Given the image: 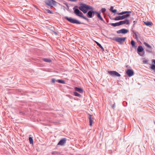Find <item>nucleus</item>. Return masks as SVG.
Here are the masks:
<instances>
[{"label": "nucleus", "instance_id": "f257e3e1", "mask_svg": "<svg viewBox=\"0 0 155 155\" xmlns=\"http://www.w3.org/2000/svg\"><path fill=\"white\" fill-rule=\"evenodd\" d=\"M79 9L84 13H86L89 10L93 9V8L85 4H82L79 7Z\"/></svg>", "mask_w": 155, "mask_h": 155}, {"label": "nucleus", "instance_id": "f03ea898", "mask_svg": "<svg viewBox=\"0 0 155 155\" xmlns=\"http://www.w3.org/2000/svg\"><path fill=\"white\" fill-rule=\"evenodd\" d=\"M65 18L71 23H76L78 24H79L81 23L78 20L71 18L65 17Z\"/></svg>", "mask_w": 155, "mask_h": 155}, {"label": "nucleus", "instance_id": "7ed1b4c3", "mask_svg": "<svg viewBox=\"0 0 155 155\" xmlns=\"http://www.w3.org/2000/svg\"><path fill=\"white\" fill-rule=\"evenodd\" d=\"M74 13L77 15L81 17L84 19L87 20V18L86 17L83 16V14L80 12L78 9H75L74 10Z\"/></svg>", "mask_w": 155, "mask_h": 155}, {"label": "nucleus", "instance_id": "20e7f679", "mask_svg": "<svg viewBox=\"0 0 155 155\" xmlns=\"http://www.w3.org/2000/svg\"><path fill=\"white\" fill-rule=\"evenodd\" d=\"M45 3L48 6L55 5L56 3V2L53 0H45Z\"/></svg>", "mask_w": 155, "mask_h": 155}, {"label": "nucleus", "instance_id": "39448f33", "mask_svg": "<svg viewBox=\"0 0 155 155\" xmlns=\"http://www.w3.org/2000/svg\"><path fill=\"white\" fill-rule=\"evenodd\" d=\"M108 73L111 76L120 77V74L115 71H110L108 72Z\"/></svg>", "mask_w": 155, "mask_h": 155}, {"label": "nucleus", "instance_id": "423d86ee", "mask_svg": "<svg viewBox=\"0 0 155 155\" xmlns=\"http://www.w3.org/2000/svg\"><path fill=\"white\" fill-rule=\"evenodd\" d=\"M130 16V14H127L125 15H123L122 16H119L117 17H116L115 18L114 20H122Z\"/></svg>", "mask_w": 155, "mask_h": 155}, {"label": "nucleus", "instance_id": "0eeeda50", "mask_svg": "<svg viewBox=\"0 0 155 155\" xmlns=\"http://www.w3.org/2000/svg\"><path fill=\"white\" fill-rule=\"evenodd\" d=\"M126 39V37H116L115 38L114 40L116 41L121 43L122 42H124Z\"/></svg>", "mask_w": 155, "mask_h": 155}, {"label": "nucleus", "instance_id": "6e6552de", "mask_svg": "<svg viewBox=\"0 0 155 155\" xmlns=\"http://www.w3.org/2000/svg\"><path fill=\"white\" fill-rule=\"evenodd\" d=\"M126 74L129 77H131L134 74V71L131 69H128L126 71Z\"/></svg>", "mask_w": 155, "mask_h": 155}, {"label": "nucleus", "instance_id": "1a4fd4ad", "mask_svg": "<svg viewBox=\"0 0 155 155\" xmlns=\"http://www.w3.org/2000/svg\"><path fill=\"white\" fill-rule=\"evenodd\" d=\"M66 139L64 138L61 139L58 144V145H61L62 146L66 143Z\"/></svg>", "mask_w": 155, "mask_h": 155}, {"label": "nucleus", "instance_id": "9d476101", "mask_svg": "<svg viewBox=\"0 0 155 155\" xmlns=\"http://www.w3.org/2000/svg\"><path fill=\"white\" fill-rule=\"evenodd\" d=\"M120 25H122L124 24H126L127 25H129L130 22L129 21V20L128 19H127L124 21H121L119 22Z\"/></svg>", "mask_w": 155, "mask_h": 155}, {"label": "nucleus", "instance_id": "9b49d317", "mask_svg": "<svg viewBox=\"0 0 155 155\" xmlns=\"http://www.w3.org/2000/svg\"><path fill=\"white\" fill-rule=\"evenodd\" d=\"M89 116V122L90 124V126H92L93 123V118L91 117L92 115L91 114H88Z\"/></svg>", "mask_w": 155, "mask_h": 155}, {"label": "nucleus", "instance_id": "f8f14e48", "mask_svg": "<svg viewBox=\"0 0 155 155\" xmlns=\"http://www.w3.org/2000/svg\"><path fill=\"white\" fill-rule=\"evenodd\" d=\"M137 51L138 53V54L139 55H140V56H142L143 55V54H141L139 53V52H142L143 50V49L142 46H139L137 48Z\"/></svg>", "mask_w": 155, "mask_h": 155}, {"label": "nucleus", "instance_id": "ddd939ff", "mask_svg": "<svg viewBox=\"0 0 155 155\" xmlns=\"http://www.w3.org/2000/svg\"><path fill=\"white\" fill-rule=\"evenodd\" d=\"M144 23L145 25L147 26L152 25L153 23L151 22L147 21L146 22L144 21Z\"/></svg>", "mask_w": 155, "mask_h": 155}, {"label": "nucleus", "instance_id": "4468645a", "mask_svg": "<svg viewBox=\"0 0 155 155\" xmlns=\"http://www.w3.org/2000/svg\"><path fill=\"white\" fill-rule=\"evenodd\" d=\"M131 11H124L120 13H117L119 15H123L124 14H125L126 13H131Z\"/></svg>", "mask_w": 155, "mask_h": 155}, {"label": "nucleus", "instance_id": "2eb2a0df", "mask_svg": "<svg viewBox=\"0 0 155 155\" xmlns=\"http://www.w3.org/2000/svg\"><path fill=\"white\" fill-rule=\"evenodd\" d=\"M93 14L92 11H90L88 12L87 14V16L89 18H91L92 17V15Z\"/></svg>", "mask_w": 155, "mask_h": 155}, {"label": "nucleus", "instance_id": "dca6fc26", "mask_svg": "<svg viewBox=\"0 0 155 155\" xmlns=\"http://www.w3.org/2000/svg\"><path fill=\"white\" fill-rule=\"evenodd\" d=\"M121 30L122 33L124 34L127 33L129 31V30H128L124 28L121 29Z\"/></svg>", "mask_w": 155, "mask_h": 155}, {"label": "nucleus", "instance_id": "f3484780", "mask_svg": "<svg viewBox=\"0 0 155 155\" xmlns=\"http://www.w3.org/2000/svg\"><path fill=\"white\" fill-rule=\"evenodd\" d=\"M75 90L80 93H82L83 92V90L81 88L77 87H75Z\"/></svg>", "mask_w": 155, "mask_h": 155}, {"label": "nucleus", "instance_id": "a211bd4d", "mask_svg": "<svg viewBox=\"0 0 155 155\" xmlns=\"http://www.w3.org/2000/svg\"><path fill=\"white\" fill-rule=\"evenodd\" d=\"M110 25L114 27L120 26L119 22H117L116 23H112L110 24Z\"/></svg>", "mask_w": 155, "mask_h": 155}, {"label": "nucleus", "instance_id": "6ab92c4d", "mask_svg": "<svg viewBox=\"0 0 155 155\" xmlns=\"http://www.w3.org/2000/svg\"><path fill=\"white\" fill-rule=\"evenodd\" d=\"M43 60L47 62H51V60L50 59L48 58H43Z\"/></svg>", "mask_w": 155, "mask_h": 155}, {"label": "nucleus", "instance_id": "aec40b11", "mask_svg": "<svg viewBox=\"0 0 155 155\" xmlns=\"http://www.w3.org/2000/svg\"><path fill=\"white\" fill-rule=\"evenodd\" d=\"M97 16L98 18L101 21H103V19L101 16L100 13H97Z\"/></svg>", "mask_w": 155, "mask_h": 155}, {"label": "nucleus", "instance_id": "412c9836", "mask_svg": "<svg viewBox=\"0 0 155 155\" xmlns=\"http://www.w3.org/2000/svg\"><path fill=\"white\" fill-rule=\"evenodd\" d=\"M56 81L59 83H62L63 84H65V82L62 80H58Z\"/></svg>", "mask_w": 155, "mask_h": 155}, {"label": "nucleus", "instance_id": "4be33fe9", "mask_svg": "<svg viewBox=\"0 0 155 155\" xmlns=\"http://www.w3.org/2000/svg\"><path fill=\"white\" fill-rule=\"evenodd\" d=\"M143 44L146 46H147L149 48H151V46L149 45L148 44H147V43L145 42H144Z\"/></svg>", "mask_w": 155, "mask_h": 155}, {"label": "nucleus", "instance_id": "5701e85b", "mask_svg": "<svg viewBox=\"0 0 155 155\" xmlns=\"http://www.w3.org/2000/svg\"><path fill=\"white\" fill-rule=\"evenodd\" d=\"M74 95L76 96L79 97H80L81 96V95L77 92H74Z\"/></svg>", "mask_w": 155, "mask_h": 155}, {"label": "nucleus", "instance_id": "b1692460", "mask_svg": "<svg viewBox=\"0 0 155 155\" xmlns=\"http://www.w3.org/2000/svg\"><path fill=\"white\" fill-rule=\"evenodd\" d=\"M96 43L97 44V45L99 46V47H100V48H101V49L104 50V48L99 43H98L97 42H96Z\"/></svg>", "mask_w": 155, "mask_h": 155}, {"label": "nucleus", "instance_id": "393cba45", "mask_svg": "<svg viewBox=\"0 0 155 155\" xmlns=\"http://www.w3.org/2000/svg\"><path fill=\"white\" fill-rule=\"evenodd\" d=\"M29 140L31 144H33V140L31 137H29Z\"/></svg>", "mask_w": 155, "mask_h": 155}, {"label": "nucleus", "instance_id": "a878e982", "mask_svg": "<svg viewBox=\"0 0 155 155\" xmlns=\"http://www.w3.org/2000/svg\"><path fill=\"white\" fill-rule=\"evenodd\" d=\"M131 44L133 46H135V42L133 40H132L131 41Z\"/></svg>", "mask_w": 155, "mask_h": 155}, {"label": "nucleus", "instance_id": "bb28decb", "mask_svg": "<svg viewBox=\"0 0 155 155\" xmlns=\"http://www.w3.org/2000/svg\"><path fill=\"white\" fill-rule=\"evenodd\" d=\"M46 11L48 13H49L50 14H52L53 12H52L51 11H50L48 9H46Z\"/></svg>", "mask_w": 155, "mask_h": 155}, {"label": "nucleus", "instance_id": "cd10ccee", "mask_svg": "<svg viewBox=\"0 0 155 155\" xmlns=\"http://www.w3.org/2000/svg\"><path fill=\"white\" fill-rule=\"evenodd\" d=\"M101 11L103 13H104L106 11V9L105 8H102L101 9Z\"/></svg>", "mask_w": 155, "mask_h": 155}, {"label": "nucleus", "instance_id": "c85d7f7f", "mask_svg": "<svg viewBox=\"0 0 155 155\" xmlns=\"http://www.w3.org/2000/svg\"><path fill=\"white\" fill-rule=\"evenodd\" d=\"M117 34H120V33H122V30H121V29L120 30H119V31H117Z\"/></svg>", "mask_w": 155, "mask_h": 155}, {"label": "nucleus", "instance_id": "c756f323", "mask_svg": "<svg viewBox=\"0 0 155 155\" xmlns=\"http://www.w3.org/2000/svg\"><path fill=\"white\" fill-rule=\"evenodd\" d=\"M151 68L153 70H154L155 69V65H152Z\"/></svg>", "mask_w": 155, "mask_h": 155}, {"label": "nucleus", "instance_id": "7c9ffc66", "mask_svg": "<svg viewBox=\"0 0 155 155\" xmlns=\"http://www.w3.org/2000/svg\"><path fill=\"white\" fill-rule=\"evenodd\" d=\"M55 81H56V80H55V79H54V78H52V79L51 81H52V83H55Z\"/></svg>", "mask_w": 155, "mask_h": 155}, {"label": "nucleus", "instance_id": "2f4dec72", "mask_svg": "<svg viewBox=\"0 0 155 155\" xmlns=\"http://www.w3.org/2000/svg\"><path fill=\"white\" fill-rule=\"evenodd\" d=\"M133 32L135 34V35L136 38L137 39L138 37H137V35L136 33L135 32H134V31H133Z\"/></svg>", "mask_w": 155, "mask_h": 155}, {"label": "nucleus", "instance_id": "473e14b6", "mask_svg": "<svg viewBox=\"0 0 155 155\" xmlns=\"http://www.w3.org/2000/svg\"><path fill=\"white\" fill-rule=\"evenodd\" d=\"M148 62V61L147 60V59H144L143 61V63H147V62Z\"/></svg>", "mask_w": 155, "mask_h": 155}, {"label": "nucleus", "instance_id": "72a5a7b5", "mask_svg": "<svg viewBox=\"0 0 155 155\" xmlns=\"http://www.w3.org/2000/svg\"><path fill=\"white\" fill-rule=\"evenodd\" d=\"M117 11V10L116 9H114V10H113L112 11V12H113V13H115Z\"/></svg>", "mask_w": 155, "mask_h": 155}, {"label": "nucleus", "instance_id": "f704fd0d", "mask_svg": "<svg viewBox=\"0 0 155 155\" xmlns=\"http://www.w3.org/2000/svg\"><path fill=\"white\" fill-rule=\"evenodd\" d=\"M133 22L134 23L133 26H134V25L136 24V23L137 22V21H133Z\"/></svg>", "mask_w": 155, "mask_h": 155}, {"label": "nucleus", "instance_id": "c9c22d12", "mask_svg": "<svg viewBox=\"0 0 155 155\" xmlns=\"http://www.w3.org/2000/svg\"><path fill=\"white\" fill-rule=\"evenodd\" d=\"M113 8H114L113 6L111 7L110 8V10L111 11V12H112V11L113 10Z\"/></svg>", "mask_w": 155, "mask_h": 155}, {"label": "nucleus", "instance_id": "e433bc0d", "mask_svg": "<svg viewBox=\"0 0 155 155\" xmlns=\"http://www.w3.org/2000/svg\"><path fill=\"white\" fill-rule=\"evenodd\" d=\"M92 11L93 13H96L97 14V13H98V12L96 11Z\"/></svg>", "mask_w": 155, "mask_h": 155}, {"label": "nucleus", "instance_id": "4c0bfd02", "mask_svg": "<svg viewBox=\"0 0 155 155\" xmlns=\"http://www.w3.org/2000/svg\"><path fill=\"white\" fill-rule=\"evenodd\" d=\"M70 1H72V2H76L77 0H69Z\"/></svg>", "mask_w": 155, "mask_h": 155}, {"label": "nucleus", "instance_id": "58836bf2", "mask_svg": "<svg viewBox=\"0 0 155 155\" xmlns=\"http://www.w3.org/2000/svg\"><path fill=\"white\" fill-rule=\"evenodd\" d=\"M115 104H114L112 106V107L114 109V107H115Z\"/></svg>", "mask_w": 155, "mask_h": 155}, {"label": "nucleus", "instance_id": "ea45409f", "mask_svg": "<svg viewBox=\"0 0 155 155\" xmlns=\"http://www.w3.org/2000/svg\"><path fill=\"white\" fill-rule=\"evenodd\" d=\"M153 62L155 64V59H153Z\"/></svg>", "mask_w": 155, "mask_h": 155}, {"label": "nucleus", "instance_id": "a19ab883", "mask_svg": "<svg viewBox=\"0 0 155 155\" xmlns=\"http://www.w3.org/2000/svg\"><path fill=\"white\" fill-rule=\"evenodd\" d=\"M53 32H54V34L55 35H57V33L56 32H54V31H53Z\"/></svg>", "mask_w": 155, "mask_h": 155}]
</instances>
